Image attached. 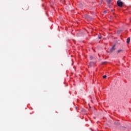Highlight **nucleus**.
Segmentation results:
<instances>
[{"label": "nucleus", "mask_w": 131, "mask_h": 131, "mask_svg": "<svg viewBox=\"0 0 131 131\" xmlns=\"http://www.w3.org/2000/svg\"><path fill=\"white\" fill-rule=\"evenodd\" d=\"M118 53H120L121 52H122V50H118Z\"/></svg>", "instance_id": "7"}, {"label": "nucleus", "mask_w": 131, "mask_h": 131, "mask_svg": "<svg viewBox=\"0 0 131 131\" xmlns=\"http://www.w3.org/2000/svg\"><path fill=\"white\" fill-rule=\"evenodd\" d=\"M98 38H99V39H101V38H102V36H98Z\"/></svg>", "instance_id": "9"}, {"label": "nucleus", "mask_w": 131, "mask_h": 131, "mask_svg": "<svg viewBox=\"0 0 131 131\" xmlns=\"http://www.w3.org/2000/svg\"><path fill=\"white\" fill-rule=\"evenodd\" d=\"M93 59H94V57L92 56H90V59L93 60Z\"/></svg>", "instance_id": "8"}, {"label": "nucleus", "mask_w": 131, "mask_h": 131, "mask_svg": "<svg viewBox=\"0 0 131 131\" xmlns=\"http://www.w3.org/2000/svg\"><path fill=\"white\" fill-rule=\"evenodd\" d=\"M114 47H115V46H114L111 48V49L110 50L111 52H113V51H115V48Z\"/></svg>", "instance_id": "2"}, {"label": "nucleus", "mask_w": 131, "mask_h": 131, "mask_svg": "<svg viewBox=\"0 0 131 131\" xmlns=\"http://www.w3.org/2000/svg\"><path fill=\"white\" fill-rule=\"evenodd\" d=\"M111 12H113V10H111Z\"/></svg>", "instance_id": "15"}, {"label": "nucleus", "mask_w": 131, "mask_h": 131, "mask_svg": "<svg viewBox=\"0 0 131 131\" xmlns=\"http://www.w3.org/2000/svg\"><path fill=\"white\" fill-rule=\"evenodd\" d=\"M27 10H28V8L27 9Z\"/></svg>", "instance_id": "16"}, {"label": "nucleus", "mask_w": 131, "mask_h": 131, "mask_svg": "<svg viewBox=\"0 0 131 131\" xmlns=\"http://www.w3.org/2000/svg\"><path fill=\"white\" fill-rule=\"evenodd\" d=\"M105 1L107 4H111V2L112 0H105Z\"/></svg>", "instance_id": "5"}, {"label": "nucleus", "mask_w": 131, "mask_h": 131, "mask_svg": "<svg viewBox=\"0 0 131 131\" xmlns=\"http://www.w3.org/2000/svg\"><path fill=\"white\" fill-rule=\"evenodd\" d=\"M117 4L119 7H120L121 8L123 7V2L120 1V0L118 1L117 2Z\"/></svg>", "instance_id": "1"}, {"label": "nucleus", "mask_w": 131, "mask_h": 131, "mask_svg": "<svg viewBox=\"0 0 131 131\" xmlns=\"http://www.w3.org/2000/svg\"><path fill=\"white\" fill-rule=\"evenodd\" d=\"M90 65L91 67L93 66V65H94V62H93V61L90 62Z\"/></svg>", "instance_id": "6"}, {"label": "nucleus", "mask_w": 131, "mask_h": 131, "mask_svg": "<svg viewBox=\"0 0 131 131\" xmlns=\"http://www.w3.org/2000/svg\"><path fill=\"white\" fill-rule=\"evenodd\" d=\"M105 63H106V62H103V64H105Z\"/></svg>", "instance_id": "14"}, {"label": "nucleus", "mask_w": 131, "mask_h": 131, "mask_svg": "<svg viewBox=\"0 0 131 131\" xmlns=\"http://www.w3.org/2000/svg\"><path fill=\"white\" fill-rule=\"evenodd\" d=\"M104 14H106V13H107V11H104Z\"/></svg>", "instance_id": "13"}, {"label": "nucleus", "mask_w": 131, "mask_h": 131, "mask_svg": "<svg viewBox=\"0 0 131 131\" xmlns=\"http://www.w3.org/2000/svg\"><path fill=\"white\" fill-rule=\"evenodd\" d=\"M130 41V37L127 38V41H126L127 43H129Z\"/></svg>", "instance_id": "3"}, {"label": "nucleus", "mask_w": 131, "mask_h": 131, "mask_svg": "<svg viewBox=\"0 0 131 131\" xmlns=\"http://www.w3.org/2000/svg\"><path fill=\"white\" fill-rule=\"evenodd\" d=\"M78 7H79V8H82V7H83V5L81 3H80L78 5Z\"/></svg>", "instance_id": "4"}, {"label": "nucleus", "mask_w": 131, "mask_h": 131, "mask_svg": "<svg viewBox=\"0 0 131 131\" xmlns=\"http://www.w3.org/2000/svg\"><path fill=\"white\" fill-rule=\"evenodd\" d=\"M106 77H107V76L106 75H104L103 76V78H106Z\"/></svg>", "instance_id": "10"}, {"label": "nucleus", "mask_w": 131, "mask_h": 131, "mask_svg": "<svg viewBox=\"0 0 131 131\" xmlns=\"http://www.w3.org/2000/svg\"><path fill=\"white\" fill-rule=\"evenodd\" d=\"M87 18H90V19H92V17H90V16H87Z\"/></svg>", "instance_id": "12"}, {"label": "nucleus", "mask_w": 131, "mask_h": 131, "mask_svg": "<svg viewBox=\"0 0 131 131\" xmlns=\"http://www.w3.org/2000/svg\"><path fill=\"white\" fill-rule=\"evenodd\" d=\"M115 123V124H117V125H119V123Z\"/></svg>", "instance_id": "11"}]
</instances>
